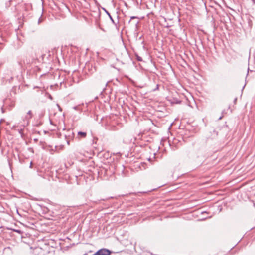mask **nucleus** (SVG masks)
<instances>
[{
	"mask_svg": "<svg viewBox=\"0 0 255 255\" xmlns=\"http://www.w3.org/2000/svg\"><path fill=\"white\" fill-rule=\"evenodd\" d=\"M111 253V252L109 250L103 248L99 250L93 255H110Z\"/></svg>",
	"mask_w": 255,
	"mask_h": 255,
	"instance_id": "f257e3e1",
	"label": "nucleus"
},
{
	"mask_svg": "<svg viewBox=\"0 0 255 255\" xmlns=\"http://www.w3.org/2000/svg\"><path fill=\"white\" fill-rule=\"evenodd\" d=\"M86 136L87 133L85 132L79 131L78 132L77 134V138H78L79 139L85 138H86Z\"/></svg>",
	"mask_w": 255,
	"mask_h": 255,
	"instance_id": "f03ea898",
	"label": "nucleus"
},
{
	"mask_svg": "<svg viewBox=\"0 0 255 255\" xmlns=\"http://www.w3.org/2000/svg\"><path fill=\"white\" fill-rule=\"evenodd\" d=\"M32 116H33V114H32V111L31 110H29L27 113V114L25 116V119L29 120L32 117Z\"/></svg>",
	"mask_w": 255,
	"mask_h": 255,
	"instance_id": "7ed1b4c3",
	"label": "nucleus"
},
{
	"mask_svg": "<svg viewBox=\"0 0 255 255\" xmlns=\"http://www.w3.org/2000/svg\"><path fill=\"white\" fill-rule=\"evenodd\" d=\"M103 10L105 11V12L107 14V15H108V16L109 17L110 20H111V21L113 23H115V22H114V20H113V19L112 18V16H111L110 14L108 12V11H107L105 8H103Z\"/></svg>",
	"mask_w": 255,
	"mask_h": 255,
	"instance_id": "20e7f679",
	"label": "nucleus"
},
{
	"mask_svg": "<svg viewBox=\"0 0 255 255\" xmlns=\"http://www.w3.org/2000/svg\"><path fill=\"white\" fill-rule=\"evenodd\" d=\"M137 60L138 61H141L142 60L141 57L138 56H137Z\"/></svg>",
	"mask_w": 255,
	"mask_h": 255,
	"instance_id": "39448f33",
	"label": "nucleus"
},
{
	"mask_svg": "<svg viewBox=\"0 0 255 255\" xmlns=\"http://www.w3.org/2000/svg\"><path fill=\"white\" fill-rule=\"evenodd\" d=\"M135 18H137V17H135V16H132V17H131V18H130V20H131V19H135Z\"/></svg>",
	"mask_w": 255,
	"mask_h": 255,
	"instance_id": "423d86ee",
	"label": "nucleus"
},
{
	"mask_svg": "<svg viewBox=\"0 0 255 255\" xmlns=\"http://www.w3.org/2000/svg\"><path fill=\"white\" fill-rule=\"evenodd\" d=\"M21 131H22V129H20V133H21Z\"/></svg>",
	"mask_w": 255,
	"mask_h": 255,
	"instance_id": "0eeeda50",
	"label": "nucleus"
},
{
	"mask_svg": "<svg viewBox=\"0 0 255 255\" xmlns=\"http://www.w3.org/2000/svg\"><path fill=\"white\" fill-rule=\"evenodd\" d=\"M236 100H237V99H235L234 100V102H236Z\"/></svg>",
	"mask_w": 255,
	"mask_h": 255,
	"instance_id": "6e6552de",
	"label": "nucleus"
}]
</instances>
